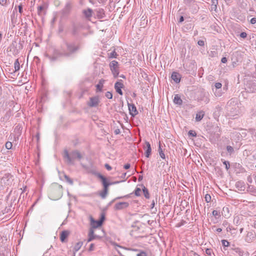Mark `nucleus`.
<instances>
[{
	"label": "nucleus",
	"mask_w": 256,
	"mask_h": 256,
	"mask_svg": "<svg viewBox=\"0 0 256 256\" xmlns=\"http://www.w3.org/2000/svg\"><path fill=\"white\" fill-rule=\"evenodd\" d=\"M158 152H159L160 156L162 159H164L165 158V155H164V152H163V150H162L160 142H159V146H158Z\"/></svg>",
	"instance_id": "7c9ffc66"
},
{
	"label": "nucleus",
	"mask_w": 256,
	"mask_h": 256,
	"mask_svg": "<svg viewBox=\"0 0 256 256\" xmlns=\"http://www.w3.org/2000/svg\"><path fill=\"white\" fill-rule=\"evenodd\" d=\"M70 234V232L68 230L62 231L60 234V240L62 242H66L67 238Z\"/></svg>",
	"instance_id": "4468645a"
},
{
	"label": "nucleus",
	"mask_w": 256,
	"mask_h": 256,
	"mask_svg": "<svg viewBox=\"0 0 256 256\" xmlns=\"http://www.w3.org/2000/svg\"><path fill=\"white\" fill-rule=\"evenodd\" d=\"M124 86V85L122 84V80H120L119 81L116 82L114 84V88L116 90V91L120 95L123 94V92L121 89L123 88Z\"/></svg>",
	"instance_id": "ddd939ff"
},
{
	"label": "nucleus",
	"mask_w": 256,
	"mask_h": 256,
	"mask_svg": "<svg viewBox=\"0 0 256 256\" xmlns=\"http://www.w3.org/2000/svg\"><path fill=\"white\" fill-rule=\"evenodd\" d=\"M105 168L108 170H110L112 169V168L108 164H105Z\"/></svg>",
	"instance_id": "680f3d73"
},
{
	"label": "nucleus",
	"mask_w": 256,
	"mask_h": 256,
	"mask_svg": "<svg viewBox=\"0 0 256 256\" xmlns=\"http://www.w3.org/2000/svg\"><path fill=\"white\" fill-rule=\"evenodd\" d=\"M114 132L116 134H118L120 133V130L119 128H116L114 130Z\"/></svg>",
	"instance_id": "338daca9"
},
{
	"label": "nucleus",
	"mask_w": 256,
	"mask_h": 256,
	"mask_svg": "<svg viewBox=\"0 0 256 256\" xmlns=\"http://www.w3.org/2000/svg\"><path fill=\"white\" fill-rule=\"evenodd\" d=\"M184 2L192 13L195 14L198 12L199 7L195 0H184Z\"/></svg>",
	"instance_id": "39448f33"
},
{
	"label": "nucleus",
	"mask_w": 256,
	"mask_h": 256,
	"mask_svg": "<svg viewBox=\"0 0 256 256\" xmlns=\"http://www.w3.org/2000/svg\"><path fill=\"white\" fill-rule=\"evenodd\" d=\"M64 178L67 182H68L69 184H70L71 185L73 184L72 180V178H70L68 176L64 174Z\"/></svg>",
	"instance_id": "c9c22d12"
},
{
	"label": "nucleus",
	"mask_w": 256,
	"mask_h": 256,
	"mask_svg": "<svg viewBox=\"0 0 256 256\" xmlns=\"http://www.w3.org/2000/svg\"><path fill=\"white\" fill-rule=\"evenodd\" d=\"M109 66L114 77L117 78L120 72L118 62L116 60H112L110 62Z\"/></svg>",
	"instance_id": "423d86ee"
},
{
	"label": "nucleus",
	"mask_w": 256,
	"mask_h": 256,
	"mask_svg": "<svg viewBox=\"0 0 256 256\" xmlns=\"http://www.w3.org/2000/svg\"><path fill=\"white\" fill-rule=\"evenodd\" d=\"M188 136H192L193 137H195L196 136V132L195 131L192 130H190L188 132Z\"/></svg>",
	"instance_id": "49530a36"
},
{
	"label": "nucleus",
	"mask_w": 256,
	"mask_h": 256,
	"mask_svg": "<svg viewBox=\"0 0 256 256\" xmlns=\"http://www.w3.org/2000/svg\"><path fill=\"white\" fill-rule=\"evenodd\" d=\"M105 96L108 99H112V94L110 92H107Z\"/></svg>",
	"instance_id": "09e8293b"
},
{
	"label": "nucleus",
	"mask_w": 256,
	"mask_h": 256,
	"mask_svg": "<svg viewBox=\"0 0 256 256\" xmlns=\"http://www.w3.org/2000/svg\"><path fill=\"white\" fill-rule=\"evenodd\" d=\"M204 116V112L202 110L200 111L197 112L196 116V120L197 122L200 121Z\"/></svg>",
	"instance_id": "a878e982"
},
{
	"label": "nucleus",
	"mask_w": 256,
	"mask_h": 256,
	"mask_svg": "<svg viewBox=\"0 0 256 256\" xmlns=\"http://www.w3.org/2000/svg\"><path fill=\"white\" fill-rule=\"evenodd\" d=\"M134 252H138V253L136 254V256H148L147 253L142 250H138V249H131Z\"/></svg>",
	"instance_id": "cd10ccee"
},
{
	"label": "nucleus",
	"mask_w": 256,
	"mask_h": 256,
	"mask_svg": "<svg viewBox=\"0 0 256 256\" xmlns=\"http://www.w3.org/2000/svg\"><path fill=\"white\" fill-rule=\"evenodd\" d=\"M204 98H201L202 100H203L206 104H208L210 102V98H208L209 94L208 92H204L203 94Z\"/></svg>",
	"instance_id": "c756f323"
},
{
	"label": "nucleus",
	"mask_w": 256,
	"mask_h": 256,
	"mask_svg": "<svg viewBox=\"0 0 256 256\" xmlns=\"http://www.w3.org/2000/svg\"><path fill=\"white\" fill-rule=\"evenodd\" d=\"M216 90H218L220 89H221L222 84L220 82H216L214 84Z\"/></svg>",
	"instance_id": "8fccbe9b"
},
{
	"label": "nucleus",
	"mask_w": 256,
	"mask_h": 256,
	"mask_svg": "<svg viewBox=\"0 0 256 256\" xmlns=\"http://www.w3.org/2000/svg\"><path fill=\"white\" fill-rule=\"evenodd\" d=\"M227 58L226 57H223L221 60V62L222 63H226L227 62Z\"/></svg>",
	"instance_id": "0e129e2a"
},
{
	"label": "nucleus",
	"mask_w": 256,
	"mask_h": 256,
	"mask_svg": "<svg viewBox=\"0 0 256 256\" xmlns=\"http://www.w3.org/2000/svg\"><path fill=\"white\" fill-rule=\"evenodd\" d=\"M105 80L101 79L99 80L98 83L96 85V92H101L102 90L104 84Z\"/></svg>",
	"instance_id": "412c9836"
},
{
	"label": "nucleus",
	"mask_w": 256,
	"mask_h": 256,
	"mask_svg": "<svg viewBox=\"0 0 256 256\" xmlns=\"http://www.w3.org/2000/svg\"><path fill=\"white\" fill-rule=\"evenodd\" d=\"M0 256H8V252L3 250H0Z\"/></svg>",
	"instance_id": "6e6d98bb"
},
{
	"label": "nucleus",
	"mask_w": 256,
	"mask_h": 256,
	"mask_svg": "<svg viewBox=\"0 0 256 256\" xmlns=\"http://www.w3.org/2000/svg\"><path fill=\"white\" fill-rule=\"evenodd\" d=\"M216 54V52L215 51H211L210 52L209 54V56L210 57H214Z\"/></svg>",
	"instance_id": "bf43d9fd"
},
{
	"label": "nucleus",
	"mask_w": 256,
	"mask_h": 256,
	"mask_svg": "<svg viewBox=\"0 0 256 256\" xmlns=\"http://www.w3.org/2000/svg\"><path fill=\"white\" fill-rule=\"evenodd\" d=\"M130 164H127L124 166V168L126 170L130 168Z\"/></svg>",
	"instance_id": "774afa93"
},
{
	"label": "nucleus",
	"mask_w": 256,
	"mask_h": 256,
	"mask_svg": "<svg viewBox=\"0 0 256 256\" xmlns=\"http://www.w3.org/2000/svg\"><path fill=\"white\" fill-rule=\"evenodd\" d=\"M96 175L98 176V178L101 180L102 184L104 186V190H108V186L110 185H112V183L108 182L106 178L100 173H96Z\"/></svg>",
	"instance_id": "1a4fd4ad"
},
{
	"label": "nucleus",
	"mask_w": 256,
	"mask_h": 256,
	"mask_svg": "<svg viewBox=\"0 0 256 256\" xmlns=\"http://www.w3.org/2000/svg\"><path fill=\"white\" fill-rule=\"evenodd\" d=\"M145 144L146 146H144V149H146L144 154L146 158H149L152 152L150 144L148 142H146Z\"/></svg>",
	"instance_id": "dca6fc26"
},
{
	"label": "nucleus",
	"mask_w": 256,
	"mask_h": 256,
	"mask_svg": "<svg viewBox=\"0 0 256 256\" xmlns=\"http://www.w3.org/2000/svg\"><path fill=\"white\" fill-rule=\"evenodd\" d=\"M250 23L252 24H254L256 23V18H253L250 20Z\"/></svg>",
	"instance_id": "69168bd1"
},
{
	"label": "nucleus",
	"mask_w": 256,
	"mask_h": 256,
	"mask_svg": "<svg viewBox=\"0 0 256 256\" xmlns=\"http://www.w3.org/2000/svg\"><path fill=\"white\" fill-rule=\"evenodd\" d=\"M97 18L98 19H102L104 18L105 16V12L103 8H98L95 10Z\"/></svg>",
	"instance_id": "aec40b11"
},
{
	"label": "nucleus",
	"mask_w": 256,
	"mask_h": 256,
	"mask_svg": "<svg viewBox=\"0 0 256 256\" xmlns=\"http://www.w3.org/2000/svg\"><path fill=\"white\" fill-rule=\"evenodd\" d=\"M8 0H0V4L2 6H5Z\"/></svg>",
	"instance_id": "4d7b16f0"
},
{
	"label": "nucleus",
	"mask_w": 256,
	"mask_h": 256,
	"mask_svg": "<svg viewBox=\"0 0 256 256\" xmlns=\"http://www.w3.org/2000/svg\"><path fill=\"white\" fill-rule=\"evenodd\" d=\"M94 244H90L88 250L90 251V252L94 250Z\"/></svg>",
	"instance_id": "13d9d810"
},
{
	"label": "nucleus",
	"mask_w": 256,
	"mask_h": 256,
	"mask_svg": "<svg viewBox=\"0 0 256 256\" xmlns=\"http://www.w3.org/2000/svg\"><path fill=\"white\" fill-rule=\"evenodd\" d=\"M233 250L236 253L238 254L240 256H242L243 254H244V252L240 248H234Z\"/></svg>",
	"instance_id": "f704fd0d"
},
{
	"label": "nucleus",
	"mask_w": 256,
	"mask_h": 256,
	"mask_svg": "<svg viewBox=\"0 0 256 256\" xmlns=\"http://www.w3.org/2000/svg\"><path fill=\"white\" fill-rule=\"evenodd\" d=\"M206 254L208 256H212V255L213 254L214 255V254L213 252V250L211 248H206Z\"/></svg>",
	"instance_id": "a19ab883"
},
{
	"label": "nucleus",
	"mask_w": 256,
	"mask_h": 256,
	"mask_svg": "<svg viewBox=\"0 0 256 256\" xmlns=\"http://www.w3.org/2000/svg\"><path fill=\"white\" fill-rule=\"evenodd\" d=\"M198 44L200 46H204V41H203L202 40H198Z\"/></svg>",
	"instance_id": "e2e57ef3"
},
{
	"label": "nucleus",
	"mask_w": 256,
	"mask_h": 256,
	"mask_svg": "<svg viewBox=\"0 0 256 256\" xmlns=\"http://www.w3.org/2000/svg\"><path fill=\"white\" fill-rule=\"evenodd\" d=\"M226 150L230 156H231L234 152V148L230 146H226Z\"/></svg>",
	"instance_id": "72a5a7b5"
},
{
	"label": "nucleus",
	"mask_w": 256,
	"mask_h": 256,
	"mask_svg": "<svg viewBox=\"0 0 256 256\" xmlns=\"http://www.w3.org/2000/svg\"><path fill=\"white\" fill-rule=\"evenodd\" d=\"M66 50H65L66 58H68L76 53L80 49V46L79 44L74 42H65Z\"/></svg>",
	"instance_id": "f03ea898"
},
{
	"label": "nucleus",
	"mask_w": 256,
	"mask_h": 256,
	"mask_svg": "<svg viewBox=\"0 0 256 256\" xmlns=\"http://www.w3.org/2000/svg\"><path fill=\"white\" fill-rule=\"evenodd\" d=\"M118 54L116 52L115 50H114L112 52L108 53V57L110 58H116Z\"/></svg>",
	"instance_id": "473e14b6"
},
{
	"label": "nucleus",
	"mask_w": 256,
	"mask_h": 256,
	"mask_svg": "<svg viewBox=\"0 0 256 256\" xmlns=\"http://www.w3.org/2000/svg\"><path fill=\"white\" fill-rule=\"evenodd\" d=\"M188 256H200L198 254H197L196 252H195L193 250H191L190 252L188 253Z\"/></svg>",
	"instance_id": "603ef678"
},
{
	"label": "nucleus",
	"mask_w": 256,
	"mask_h": 256,
	"mask_svg": "<svg viewBox=\"0 0 256 256\" xmlns=\"http://www.w3.org/2000/svg\"><path fill=\"white\" fill-rule=\"evenodd\" d=\"M242 38H244L247 36V34L246 32H242L240 34Z\"/></svg>",
	"instance_id": "5fc2aeb1"
},
{
	"label": "nucleus",
	"mask_w": 256,
	"mask_h": 256,
	"mask_svg": "<svg viewBox=\"0 0 256 256\" xmlns=\"http://www.w3.org/2000/svg\"><path fill=\"white\" fill-rule=\"evenodd\" d=\"M44 6H38V15H41L42 12L44 10Z\"/></svg>",
	"instance_id": "79ce46f5"
},
{
	"label": "nucleus",
	"mask_w": 256,
	"mask_h": 256,
	"mask_svg": "<svg viewBox=\"0 0 256 256\" xmlns=\"http://www.w3.org/2000/svg\"><path fill=\"white\" fill-rule=\"evenodd\" d=\"M46 56L50 60V62H54L57 60L61 57H66V54L65 50L62 48L60 49H54L52 55L47 54Z\"/></svg>",
	"instance_id": "20e7f679"
},
{
	"label": "nucleus",
	"mask_w": 256,
	"mask_h": 256,
	"mask_svg": "<svg viewBox=\"0 0 256 256\" xmlns=\"http://www.w3.org/2000/svg\"><path fill=\"white\" fill-rule=\"evenodd\" d=\"M213 92L214 93V94L216 96H220L222 95V92H221V89H220L218 90H215L212 89Z\"/></svg>",
	"instance_id": "58836bf2"
},
{
	"label": "nucleus",
	"mask_w": 256,
	"mask_h": 256,
	"mask_svg": "<svg viewBox=\"0 0 256 256\" xmlns=\"http://www.w3.org/2000/svg\"><path fill=\"white\" fill-rule=\"evenodd\" d=\"M205 198V200L206 201V202H209L211 200V196L208 194H206L205 196V198Z\"/></svg>",
	"instance_id": "864d4df0"
},
{
	"label": "nucleus",
	"mask_w": 256,
	"mask_h": 256,
	"mask_svg": "<svg viewBox=\"0 0 256 256\" xmlns=\"http://www.w3.org/2000/svg\"><path fill=\"white\" fill-rule=\"evenodd\" d=\"M82 244H83V242H77L74 246V251L75 252H78L81 248Z\"/></svg>",
	"instance_id": "2f4dec72"
},
{
	"label": "nucleus",
	"mask_w": 256,
	"mask_h": 256,
	"mask_svg": "<svg viewBox=\"0 0 256 256\" xmlns=\"http://www.w3.org/2000/svg\"><path fill=\"white\" fill-rule=\"evenodd\" d=\"M129 205L128 202H120L114 205V208L115 210H121L128 208Z\"/></svg>",
	"instance_id": "f8f14e48"
},
{
	"label": "nucleus",
	"mask_w": 256,
	"mask_h": 256,
	"mask_svg": "<svg viewBox=\"0 0 256 256\" xmlns=\"http://www.w3.org/2000/svg\"><path fill=\"white\" fill-rule=\"evenodd\" d=\"M108 190H103L100 193V196L102 197V198H105L106 196V195L108 194Z\"/></svg>",
	"instance_id": "4c0bfd02"
},
{
	"label": "nucleus",
	"mask_w": 256,
	"mask_h": 256,
	"mask_svg": "<svg viewBox=\"0 0 256 256\" xmlns=\"http://www.w3.org/2000/svg\"><path fill=\"white\" fill-rule=\"evenodd\" d=\"M236 187L239 190H245V184L244 182L242 181H238L237 182L236 184Z\"/></svg>",
	"instance_id": "5701e85b"
},
{
	"label": "nucleus",
	"mask_w": 256,
	"mask_h": 256,
	"mask_svg": "<svg viewBox=\"0 0 256 256\" xmlns=\"http://www.w3.org/2000/svg\"><path fill=\"white\" fill-rule=\"evenodd\" d=\"M212 216H215L216 218L217 216L218 218L220 216V212L216 210H213L212 212Z\"/></svg>",
	"instance_id": "c03bdc74"
},
{
	"label": "nucleus",
	"mask_w": 256,
	"mask_h": 256,
	"mask_svg": "<svg viewBox=\"0 0 256 256\" xmlns=\"http://www.w3.org/2000/svg\"><path fill=\"white\" fill-rule=\"evenodd\" d=\"M12 176L10 174H6L2 178V182L4 184L9 185L12 180Z\"/></svg>",
	"instance_id": "2eb2a0df"
},
{
	"label": "nucleus",
	"mask_w": 256,
	"mask_h": 256,
	"mask_svg": "<svg viewBox=\"0 0 256 256\" xmlns=\"http://www.w3.org/2000/svg\"><path fill=\"white\" fill-rule=\"evenodd\" d=\"M174 102L178 105L180 106L182 104V100L178 94H176L174 99Z\"/></svg>",
	"instance_id": "b1692460"
},
{
	"label": "nucleus",
	"mask_w": 256,
	"mask_h": 256,
	"mask_svg": "<svg viewBox=\"0 0 256 256\" xmlns=\"http://www.w3.org/2000/svg\"><path fill=\"white\" fill-rule=\"evenodd\" d=\"M140 186L142 188V190L144 197L147 199H149L150 198V195L148 189L143 184H141Z\"/></svg>",
	"instance_id": "393cba45"
},
{
	"label": "nucleus",
	"mask_w": 256,
	"mask_h": 256,
	"mask_svg": "<svg viewBox=\"0 0 256 256\" xmlns=\"http://www.w3.org/2000/svg\"><path fill=\"white\" fill-rule=\"evenodd\" d=\"M18 8L19 12L22 14V4L19 5L18 6Z\"/></svg>",
	"instance_id": "052dcab7"
},
{
	"label": "nucleus",
	"mask_w": 256,
	"mask_h": 256,
	"mask_svg": "<svg viewBox=\"0 0 256 256\" xmlns=\"http://www.w3.org/2000/svg\"><path fill=\"white\" fill-rule=\"evenodd\" d=\"M14 64V70H15L14 72L18 71L20 68V63H19L18 59H16V60Z\"/></svg>",
	"instance_id": "e433bc0d"
},
{
	"label": "nucleus",
	"mask_w": 256,
	"mask_h": 256,
	"mask_svg": "<svg viewBox=\"0 0 256 256\" xmlns=\"http://www.w3.org/2000/svg\"><path fill=\"white\" fill-rule=\"evenodd\" d=\"M227 109L229 112V115L232 116L238 115L240 112L238 106L236 104L232 106L228 104L227 106Z\"/></svg>",
	"instance_id": "6e6552de"
},
{
	"label": "nucleus",
	"mask_w": 256,
	"mask_h": 256,
	"mask_svg": "<svg viewBox=\"0 0 256 256\" xmlns=\"http://www.w3.org/2000/svg\"><path fill=\"white\" fill-rule=\"evenodd\" d=\"M62 194V188L60 185L56 184L51 187L50 190V195L52 199L58 200Z\"/></svg>",
	"instance_id": "7ed1b4c3"
},
{
	"label": "nucleus",
	"mask_w": 256,
	"mask_h": 256,
	"mask_svg": "<svg viewBox=\"0 0 256 256\" xmlns=\"http://www.w3.org/2000/svg\"><path fill=\"white\" fill-rule=\"evenodd\" d=\"M91 225L94 228H97L102 225V220H95L91 218Z\"/></svg>",
	"instance_id": "4be33fe9"
},
{
	"label": "nucleus",
	"mask_w": 256,
	"mask_h": 256,
	"mask_svg": "<svg viewBox=\"0 0 256 256\" xmlns=\"http://www.w3.org/2000/svg\"><path fill=\"white\" fill-rule=\"evenodd\" d=\"M100 102V96H96L90 98L89 100L87 102V105L90 108H96L99 105Z\"/></svg>",
	"instance_id": "0eeeda50"
},
{
	"label": "nucleus",
	"mask_w": 256,
	"mask_h": 256,
	"mask_svg": "<svg viewBox=\"0 0 256 256\" xmlns=\"http://www.w3.org/2000/svg\"><path fill=\"white\" fill-rule=\"evenodd\" d=\"M222 243L224 247H228L230 246V242L227 240H222Z\"/></svg>",
	"instance_id": "a18cd8bd"
},
{
	"label": "nucleus",
	"mask_w": 256,
	"mask_h": 256,
	"mask_svg": "<svg viewBox=\"0 0 256 256\" xmlns=\"http://www.w3.org/2000/svg\"><path fill=\"white\" fill-rule=\"evenodd\" d=\"M222 161L223 162L224 164L225 165V168L226 170H228L230 167V164L229 162L224 160L223 159H222Z\"/></svg>",
	"instance_id": "ea45409f"
},
{
	"label": "nucleus",
	"mask_w": 256,
	"mask_h": 256,
	"mask_svg": "<svg viewBox=\"0 0 256 256\" xmlns=\"http://www.w3.org/2000/svg\"><path fill=\"white\" fill-rule=\"evenodd\" d=\"M92 12H93L92 10L90 8H88L87 9L84 10H82L83 14L84 15L85 18L88 20H90L91 18V17L92 16Z\"/></svg>",
	"instance_id": "a211bd4d"
},
{
	"label": "nucleus",
	"mask_w": 256,
	"mask_h": 256,
	"mask_svg": "<svg viewBox=\"0 0 256 256\" xmlns=\"http://www.w3.org/2000/svg\"><path fill=\"white\" fill-rule=\"evenodd\" d=\"M256 236V234L254 230L250 231L245 237V240L248 242H251L255 240Z\"/></svg>",
	"instance_id": "9d476101"
},
{
	"label": "nucleus",
	"mask_w": 256,
	"mask_h": 256,
	"mask_svg": "<svg viewBox=\"0 0 256 256\" xmlns=\"http://www.w3.org/2000/svg\"><path fill=\"white\" fill-rule=\"evenodd\" d=\"M171 78H172V79L176 83H179L180 81L181 76L178 72H174L172 74Z\"/></svg>",
	"instance_id": "f3484780"
},
{
	"label": "nucleus",
	"mask_w": 256,
	"mask_h": 256,
	"mask_svg": "<svg viewBox=\"0 0 256 256\" xmlns=\"http://www.w3.org/2000/svg\"><path fill=\"white\" fill-rule=\"evenodd\" d=\"M141 188L136 187L134 190V194L136 196H140Z\"/></svg>",
	"instance_id": "37998d69"
},
{
	"label": "nucleus",
	"mask_w": 256,
	"mask_h": 256,
	"mask_svg": "<svg viewBox=\"0 0 256 256\" xmlns=\"http://www.w3.org/2000/svg\"><path fill=\"white\" fill-rule=\"evenodd\" d=\"M10 114H11L10 112L9 111V112H6L3 118L4 120H8V118H10Z\"/></svg>",
	"instance_id": "3c124183"
},
{
	"label": "nucleus",
	"mask_w": 256,
	"mask_h": 256,
	"mask_svg": "<svg viewBox=\"0 0 256 256\" xmlns=\"http://www.w3.org/2000/svg\"><path fill=\"white\" fill-rule=\"evenodd\" d=\"M222 214L226 218L230 216V210L228 208L227 206L224 207L222 211Z\"/></svg>",
	"instance_id": "bb28decb"
},
{
	"label": "nucleus",
	"mask_w": 256,
	"mask_h": 256,
	"mask_svg": "<svg viewBox=\"0 0 256 256\" xmlns=\"http://www.w3.org/2000/svg\"><path fill=\"white\" fill-rule=\"evenodd\" d=\"M81 26L79 25L74 24L72 25V33L74 36H77L78 35L80 30Z\"/></svg>",
	"instance_id": "6ab92c4d"
},
{
	"label": "nucleus",
	"mask_w": 256,
	"mask_h": 256,
	"mask_svg": "<svg viewBox=\"0 0 256 256\" xmlns=\"http://www.w3.org/2000/svg\"><path fill=\"white\" fill-rule=\"evenodd\" d=\"M130 114L133 117L138 114L136 106L133 104L128 103Z\"/></svg>",
	"instance_id": "9b49d317"
},
{
	"label": "nucleus",
	"mask_w": 256,
	"mask_h": 256,
	"mask_svg": "<svg viewBox=\"0 0 256 256\" xmlns=\"http://www.w3.org/2000/svg\"><path fill=\"white\" fill-rule=\"evenodd\" d=\"M12 144L10 142H8L6 144V148L8 150H10L12 148Z\"/></svg>",
	"instance_id": "de8ad7c7"
},
{
	"label": "nucleus",
	"mask_w": 256,
	"mask_h": 256,
	"mask_svg": "<svg viewBox=\"0 0 256 256\" xmlns=\"http://www.w3.org/2000/svg\"><path fill=\"white\" fill-rule=\"evenodd\" d=\"M64 158L66 160L68 164H73L74 160L76 159L80 160L82 158V155L78 150H74L68 153L67 150H64Z\"/></svg>",
	"instance_id": "f257e3e1"
},
{
	"label": "nucleus",
	"mask_w": 256,
	"mask_h": 256,
	"mask_svg": "<svg viewBox=\"0 0 256 256\" xmlns=\"http://www.w3.org/2000/svg\"><path fill=\"white\" fill-rule=\"evenodd\" d=\"M96 238V236L94 234V232L92 230H90L88 233V242H90L93 240H94Z\"/></svg>",
	"instance_id": "c85d7f7f"
}]
</instances>
